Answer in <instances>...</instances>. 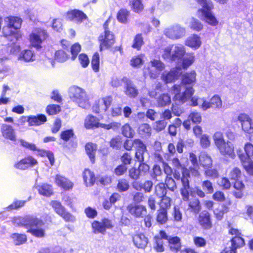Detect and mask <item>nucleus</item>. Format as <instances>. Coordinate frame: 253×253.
Masks as SVG:
<instances>
[{"label":"nucleus","instance_id":"1","mask_svg":"<svg viewBox=\"0 0 253 253\" xmlns=\"http://www.w3.org/2000/svg\"><path fill=\"white\" fill-rule=\"evenodd\" d=\"M12 222L15 226L27 229V232L35 237L42 238L45 235V230L43 227L45 223L36 216L28 214L24 216H15Z\"/></svg>","mask_w":253,"mask_h":253},{"label":"nucleus","instance_id":"2","mask_svg":"<svg viewBox=\"0 0 253 253\" xmlns=\"http://www.w3.org/2000/svg\"><path fill=\"white\" fill-rule=\"evenodd\" d=\"M6 26H3L2 32L4 37L11 42L10 52L16 54L20 50V45L16 42L21 37L19 29L21 28L22 20L18 17L11 16L5 19Z\"/></svg>","mask_w":253,"mask_h":253},{"label":"nucleus","instance_id":"3","mask_svg":"<svg viewBox=\"0 0 253 253\" xmlns=\"http://www.w3.org/2000/svg\"><path fill=\"white\" fill-rule=\"evenodd\" d=\"M194 89L192 86L174 84L171 88V92L174 94L173 100L180 104H183L190 100V105H198V98L193 96Z\"/></svg>","mask_w":253,"mask_h":253},{"label":"nucleus","instance_id":"4","mask_svg":"<svg viewBox=\"0 0 253 253\" xmlns=\"http://www.w3.org/2000/svg\"><path fill=\"white\" fill-rule=\"evenodd\" d=\"M196 0L202 6V8L198 9L197 11L199 18L211 26H216L218 24V21L211 11L213 8L211 1V0Z\"/></svg>","mask_w":253,"mask_h":253},{"label":"nucleus","instance_id":"5","mask_svg":"<svg viewBox=\"0 0 253 253\" xmlns=\"http://www.w3.org/2000/svg\"><path fill=\"white\" fill-rule=\"evenodd\" d=\"M68 94L71 100L80 107L85 109L89 108L90 104L88 97L84 89L74 85L69 88Z\"/></svg>","mask_w":253,"mask_h":253},{"label":"nucleus","instance_id":"6","mask_svg":"<svg viewBox=\"0 0 253 253\" xmlns=\"http://www.w3.org/2000/svg\"><path fill=\"white\" fill-rule=\"evenodd\" d=\"M213 139L214 143L221 155L234 159L236 155L234 152V147L233 143L229 141H225L223 134L220 132H216Z\"/></svg>","mask_w":253,"mask_h":253},{"label":"nucleus","instance_id":"7","mask_svg":"<svg viewBox=\"0 0 253 253\" xmlns=\"http://www.w3.org/2000/svg\"><path fill=\"white\" fill-rule=\"evenodd\" d=\"M185 54V50L183 45H170L164 49L162 57L166 61H173L182 59Z\"/></svg>","mask_w":253,"mask_h":253},{"label":"nucleus","instance_id":"8","mask_svg":"<svg viewBox=\"0 0 253 253\" xmlns=\"http://www.w3.org/2000/svg\"><path fill=\"white\" fill-rule=\"evenodd\" d=\"M180 75H182L181 79H196V74L194 71H191L183 74L180 67H175L169 71H165L161 79H178V77Z\"/></svg>","mask_w":253,"mask_h":253},{"label":"nucleus","instance_id":"9","mask_svg":"<svg viewBox=\"0 0 253 253\" xmlns=\"http://www.w3.org/2000/svg\"><path fill=\"white\" fill-rule=\"evenodd\" d=\"M60 138L64 142L63 146L69 149H75L78 146L77 136L72 128L61 131Z\"/></svg>","mask_w":253,"mask_h":253},{"label":"nucleus","instance_id":"10","mask_svg":"<svg viewBox=\"0 0 253 253\" xmlns=\"http://www.w3.org/2000/svg\"><path fill=\"white\" fill-rule=\"evenodd\" d=\"M50 205L55 212L60 216L66 222H73L76 220L75 217L67 211L66 209L58 201H52Z\"/></svg>","mask_w":253,"mask_h":253},{"label":"nucleus","instance_id":"11","mask_svg":"<svg viewBox=\"0 0 253 253\" xmlns=\"http://www.w3.org/2000/svg\"><path fill=\"white\" fill-rule=\"evenodd\" d=\"M113 227L112 220L106 217L102 218L100 221L94 220L91 223L92 232L94 234L105 235L107 229H111Z\"/></svg>","mask_w":253,"mask_h":253},{"label":"nucleus","instance_id":"12","mask_svg":"<svg viewBox=\"0 0 253 253\" xmlns=\"http://www.w3.org/2000/svg\"><path fill=\"white\" fill-rule=\"evenodd\" d=\"M189 178H190V174L188 172L182 173V175L181 177L182 187L180 190V193L184 201H188L189 200L190 192H191L192 189V187L190 185Z\"/></svg>","mask_w":253,"mask_h":253},{"label":"nucleus","instance_id":"13","mask_svg":"<svg viewBox=\"0 0 253 253\" xmlns=\"http://www.w3.org/2000/svg\"><path fill=\"white\" fill-rule=\"evenodd\" d=\"M47 37V32L42 29H40L37 32L32 33L30 36L31 45L37 49H40L42 47L41 44L42 41Z\"/></svg>","mask_w":253,"mask_h":253},{"label":"nucleus","instance_id":"14","mask_svg":"<svg viewBox=\"0 0 253 253\" xmlns=\"http://www.w3.org/2000/svg\"><path fill=\"white\" fill-rule=\"evenodd\" d=\"M164 34L169 38L176 40L183 37L185 34V29L179 25L176 24L166 28L164 31Z\"/></svg>","mask_w":253,"mask_h":253},{"label":"nucleus","instance_id":"15","mask_svg":"<svg viewBox=\"0 0 253 253\" xmlns=\"http://www.w3.org/2000/svg\"><path fill=\"white\" fill-rule=\"evenodd\" d=\"M99 41L100 42V50H103V48H109L115 42L114 35L109 30H106L104 31V35H101L99 37Z\"/></svg>","mask_w":253,"mask_h":253},{"label":"nucleus","instance_id":"16","mask_svg":"<svg viewBox=\"0 0 253 253\" xmlns=\"http://www.w3.org/2000/svg\"><path fill=\"white\" fill-rule=\"evenodd\" d=\"M66 19L68 20L74 21L78 24H80L84 20L87 19L88 17L83 11L75 9L67 12Z\"/></svg>","mask_w":253,"mask_h":253},{"label":"nucleus","instance_id":"17","mask_svg":"<svg viewBox=\"0 0 253 253\" xmlns=\"http://www.w3.org/2000/svg\"><path fill=\"white\" fill-rule=\"evenodd\" d=\"M38 164L37 160L32 156H27L16 162L14 165L15 169L26 170Z\"/></svg>","mask_w":253,"mask_h":253},{"label":"nucleus","instance_id":"18","mask_svg":"<svg viewBox=\"0 0 253 253\" xmlns=\"http://www.w3.org/2000/svg\"><path fill=\"white\" fill-rule=\"evenodd\" d=\"M199 225L204 230L210 229L212 227L211 214L206 210L200 213L198 217Z\"/></svg>","mask_w":253,"mask_h":253},{"label":"nucleus","instance_id":"19","mask_svg":"<svg viewBox=\"0 0 253 253\" xmlns=\"http://www.w3.org/2000/svg\"><path fill=\"white\" fill-rule=\"evenodd\" d=\"M238 120L241 124L242 129L245 132L249 134L253 133V122L248 115L240 114L238 117Z\"/></svg>","mask_w":253,"mask_h":253},{"label":"nucleus","instance_id":"20","mask_svg":"<svg viewBox=\"0 0 253 253\" xmlns=\"http://www.w3.org/2000/svg\"><path fill=\"white\" fill-rule=\"evenodd\" d=\"M134 143L136 144L135 158L138 162H144V154L147 153L146 145L140 139H134Z\"/></svg>","mask_w":253,"mask_h":253},{"label":"nucleus","instance_id":"21","mask_svg":"<svg viewBox=\"0 0 253 253\" xmlns=\"http://www.w3.org/2000/svg\"><path fill=\"white\" fill-rule=\"evenodd\" d=\"M151 68L148 69L149 76L151 79H156L160 72L165 69L164 64L159 60L151 61Z\"/></svg>","mask_w":253,"mask_h":253},{"label":"nucleus","instance_id":"22","mask_svg":"<svg viewBox=\"0 0 253 253\" xmlns=\"http://www.w3.org/2000/svg\"><path fill=\"white\" fill-rule=\"evenodd\" d=\"M127 210L136 218L143 217L146 215L147 211L146 207L138 204H131L127 207Z\"/></svg>","mask_w":253,"mask_h":253},{"label":"nucleus","instance_id":"23","mask_svg":"<svg viewBox=\"0 0 253 253\" xmlns=\"http://www.w3.org/2000/svg\"><path fill=\"white\" fill-rule=\"evenodd\" d=\"M0 132L2 136L6 139L12 141L16 140V135L14 128L10 125L2 124L0 125Z\"/></svg>","mask_w":253,"mask_h":253},{"label":"nucleus","instance_id":"24","mask_svg":"<svg viewBox=\"0 0 253 253\" xmlns=\"http://www.w3.org/2000/svg\"><path fill=\"white\" fill-rule=\"evenodd\" d=\"M132 241L134 246L139 249H144L149 243V239L144 233L139 232L133 236Z\"/></svg>","mask_w":253,"mask_h":253},{"label":"nucleus","instance_id":"25","mask_svg":"<svg viewBox=\"0 0 253 253\" xmlns=\"http://www.w3.org/2000/svg\"><path fill=\"white\" fill-rule=\"evenodd\" d=\"M46 121V116L43 114L30 115L27 118V122L29 126H39L44 124Z\"/></svg>","mask_w":253,"mask_h":253},{"label":"nucleus","instance_id":"26","mask_svg":"<svg viewBox=\"0 0 253 253\" xmlns=\"http://www.w3.org/2000/svg\"><path fill=\"white\" fill-rule=\"evenodd\" d=\"M245 153L242 150H237V153L240 161L251 159V156L253 155V145L250 142H247L244 146Z\"/></svg>","mask_w":253,"mask_h":253},{"label":"nucleus","instance_id":"27","mask_svg":"<svg viewBox=\"0 0 253 253\" xmlns=\"http://www.w3.org/2000/svg\"><path fill=\"white\" fill-rule=\"evenodd\" d=\"M169 247L170 251L177 253L181 250V239L176 236H172L168 241Z\"/></svg>","mask_w":253,"mask_h":253},{"label":"nucleus","instance_id":"28","mask_svg":"<svg viewBox=\"0 0 253 253\" xmlns=\"http://www.w3.org/2000/svg\"><path fill=\"white\" fill-rule=\"evenodd\" d=\"M96 117L92 115H88L84 120V127L88 129L100 127L101 123Z\"/></svg>","mask_w":253,"mask_h":253},{"label":"nucleus","instance_id":"29","mask_svg":"<svg viewBox=\"0 0 253 253\" xmlns=\"http://www.w3.org/2000/svg\"><path fill=\"white\" fill-rule=\"evenodd\" d=\"M39 193L43 196L50 197L53 194L52 186L47 183H42L36 186Z\"/></svg>","mask_w":253,"mask_h":253},{"label":"nucleus","instance_id":"30","mask_svg":"<svg viewBox=\"0 0 253 253\" xmlns=\"http://www.w3.org/2000/svg\"><path fill=\"white\" fill-rule=\"evenodd\" d=\"M55 182L57 185L63 189L68 190L73 188V184L65 177L57 174L55 176Z\"/></svg>","mask_w":253,"mask_h":253},{"label":"nucleus","instance_id":"31","mask_svg":"<svg viewBox=\"0 0 253 253\" xmlns=\"http://www.w3.org/2000/svg\"><path fill=\"white\" fill-rule=\"evenodd\" d=\"M125 84L126 94L131 98L137 96L138 91L135 85L132 83L131 80H125Z\"/></svg>","mask_w":253,"mask_h":253},{"label":"nucleus","instance_id":"32","mask_svg":"<svg viewBox=\"0 0 253 253\" xmlns=\"http://www.w3.org/2000/svg\"><path fill=\"white\" fill-rule=\"evenodd\" d=\"M199 163L204 168H209L212 166V161L211 157L205 152H202L199 156Z\"/></svg>","mask_w":253,"mask_h":253},{"label":"nucleus","instance_id":"33","mask_svg":"<svg viewBox=\"0 0 253 253\" xmlns=\"http://www.w3.org/2000/svg\"><path fill=\"white\" fill-rule=\"evenodd\" d=\"M138 133L142 138H148L151 135L152 128L146 123L140 125L138 128Z\"/></svg>","mask_w":253,"mask_h":253},{"label":"nucleus","instance_id":"34","mask_svg":"<svg viewBox=\"0 0 253 253\" xmlns=\"http://www.w3.org/2000/svg\"><path fill=\"white\" fill-rule=\"evenodd\" d=\"M97 145L91 142L87 143L85 146L86 153L88 156L91 162L93 164L95 162V152Z\"/></svg>","mask_w":253,"mask_h":253},{"label":"nucleus","instance_id":"35","mask_svg":"<svg viewBox=\"0 0 253 253\" xmlns=\"http://www.w3.org/2000/svg\"><path fill=\"white\" fill-rule=\"evenodd\" d=\"M186 44L192 48L197 49L201 45L200 38L197 35L194 34L189 37L186 41Z\"/></svg>","mask_w":253,"mask_h":253},{"label":"nucleus","instance_id":"36","mask_svg":"<svg viewBox=\"0 0 253 253\" xmlns=\"http://www.w3.org/2000/svg\"><path fill=\"white\" fill-rule=\"evenodd\" d=\"M10 237L13 240L16 246L22 245L26 243L27 240V236L25 234L14 233L11 234Z\"/></svg>","mask_w":253,"mask_h":253},{"label":"nucleus","instance_id":"37","mask_svg":"<svg viewBox=\"0 0 253 253\" xmlns=\"http://www.w3.org/2000/svg\"><path fill=\"white\" fill-rule=\"evenodd\" d=\"M135 133V131L128 123L125 124L121 127V134L126 138H132Z\"/></svg>","mask_w":253,"mask_h":253},{"label":"nucleus","instance_id":"38","mask_svg":"<svg viewBox=\"0 0 253 253\" xmlns=\"http://www.w3.org/2000/svg\"><path fill=\"white\" fill-rule=\"evenodd\" d=\"M27 200H18L15 199L12 204L4 208V210L8 211L12 210H18L23 207L27 203Z\"/></svg>","mask_w":253,"mask_h":253},{"label":"nucleus","instance_id":"39","mask_svg":"<svg viewBox=\"0 0 253 253\" xmlns=\"http://www.w3.org/2000/svg\"><path fill=\"white\" fill-rule=\"evenodd\" d=\"M233 186L235 189L233 191V195L237 199H241L243 196V190L245 188L243 182H236Z\"/></svg>","mask_w":253,"mask_h":253},{"label":"nucleus","instance_id":"40","mask_svg":"<svg viewBox=\"0 0 253 253\" xmlns=\"http://www.w3.org/2000/svg\"><path fill=\"white\" fill-rule=\"evenodd\" d=\"M35 55L31 50H24L19 55L18 59L25 62L33 61Z\"/></svg>","mask_w":253,"mask_h":253},{"label":"nucleus","instance_id":"41","mask_svg":"<svg viewBox=\"0 0 253 253\" xmlns=\"http://www.w3.org/2000/svg\"><path fill=\"white\" fill-rule=\"evenodd\" d=\"M168 192V189L166 187V184L164 183H160L155 186V193L159 198L164 200V198L166 197Z\"/></svg>","mask_w":253,"mask_h":253},{"label":"nucleus","instance_id":"42","mask_svg":"<svg viewBox=\"0 0 253 253\" xmlns=\"http://www.w3.org/2000/svg\"><path fill=\"white\" fill-rule=\"evenodd\" d=\"M168 220L167 211L164 209H161L157 211L156 221L159 224L166 223Z\"/></svg>","mask_w":253,"mask_h":253},{"label":"nucleus","instance_id":"43","mask_svg":"<svg viewBox=\"0 0 253 253\" xmlns=\"http://www.w3.org/2000/svg\"><path fill=\"white\" fill-rule=\"evenodd\" d=\"M241 176V170L236 167L234 168L230 172L229 174V178L232 181V183L234 185V183L236 182H243L242 180H240Z\"/></svg>","mask_w":253,"mask_h":253},{"label":"nucleus","instance_id":"44","mask_svg":"<svg viewBox=\"0 0 253 253\" xmlns=\"http://www.w3.org/2000/svg\"><path fill=\"white\" fill-rule=\"evenodd\" d=\"M188 208L191 212L198 214L201 210V204L199 199H195L193 201H190L188 203Z\"/></svg>","mask_w":253,"mask_h":253},{"label":"nucleus","instance_id":"45","mask_svg":"<svg viewBox=\"0 0 253 253\" xmlns=\"http://www.w3.org/2000/svg\"><path fill=\"white\" fill-rule=\"evenodd\" d=\"M230 242L232 247L236 249V250L238 248H240L245 245V241L240 235L232 237Z\"/></svg>","mask_w":253,"mask_h":253},{"label":"nucleus","instance_id":"46","mask_svg":"<svg viewBox=\"0 0 253 253\" xmlns=\"http://www.w3.org/2000/svg\"><path fill=\"white\" fill-rule=\"evenodd\" d=\"M129 5L136 13H140L143 9L142 0H129Z\"/></svg>","mask_w":253,"mask_h":253},{"label":"nucleus","instance_id":"47","mask_svg":"<svg viewBox=\"0 0 253 253\" xmlns=\"http://www.w3.org/2000/svg\"><path fill=\"white\" fill-rule=\"evenodd\" d=\"M157 101L159 106H166L171 103V97L168 93H163L159 96Z\"/></svg>","mask_w":253,"mask_h":253},{"label":"nucleus","instance_id":"48","mask_svg":"<svg viewBox=\"0 0 253 253\" xmlns=\"http://www.w3.org/2000/svg\"><path fill=\"white\" fill-rule=\"evenodd\" d=\"M154 240V245L153 248L154 250L159 253H162L164 252L165 247L164 246V241L161 240L158 236H154L153 237Z\"/></svg>","mask_w":253,"mask_h":253},{"label":"nucleus","instance_id":"49","mask_svg":"<svg viewBox=\"0 0 253 253\" xmlns=\"http://www.w3.org/2000/svg\"><path fill=\"white\" fill-rule=\"evenodd\" d=\"M129 15V11L126 9H121L117 13L118 20L122 23H126L127 20V17Z\"/></svg>","mask_w":253,"mask_h":253},{"label":"nucleus","instance_id":"50","mask_svg":"<svg viewBox=\"0 0 253 253\" xmlns=\"http://www.w3.org/2000/svg\"><path fill=\"white\" fill-rule=\"evenodd\" d=\"M19 141L20 143V145L26 149L32 151H38L39 153L41 150L34 143L28 142L22 139H19Z\"/></svg>","mask_w":253,"mask_h":253},{"label":"nucleus","instance_id":"51","mask_svg":"<svg viewBox=\"0 0 253 253\" xmlns=\"http://www.w3.org/2000/svg\"><path fill=\"white\" fill-rule=\"evenodd\" d=\"M129 187L128 181L126 179L122 178L118 180L117 188L120 192L127 191Z\"/></svg>","mask_w":253,"mask_h":253},{"label":"nucleus","instance_id":"52","mask_svg":"<svg viewBox=\"0 0 253 253\" xmlns=\"http://www.w3.org/2000/svg\"><path fill=\"white\" fill-rule=\"evenodd\" d=\"M177 155L175 147L173 143H169L168 146V152L164 154V158L167 161L170 160V157Z\"/></svg>","mask_w":253,"mask_h":253},{"label":"nucleus","instance_id":"53","mask_svg":"<svg viewBox=\"0 0 253 253\" xmlns=\"http://www.w3.org/2000/svg\"><path fill=\"white\" fill-rule=\"evenodd\" d=\"M241 162L247 172L251 175H253V161L251 159H249L243 160Z\"/></svg>","mask_w":253,"mask_h":253},{"label":"nucleus","instance_id":"54","mask_svg":"<svg viewBox=\"0 0 253 253\" xmlns=\"http://www.w3.org/2000/svg\"><path fill=\"white\" fill-rule=\"evenodd\" d=\"M61 110V106L57 104H49L46 107V112L49 116L56 115Z\"/></svg>","mask_w":253,"mask_h":253},{"label":"nucleus","instance_id":"55","mask_svg":"<svg viewBox=\"0 0 253 253\" xmlns=\"http://www.w3.org/2000/svg\"><path fill=\"white\" fill-rule=\"evenodd\" d=\"M122 144V138L119 135L113 137L110 141V146L116 150H120L121 148Z\"/></svg>","mask_w":253,"mask_h":253},{"label":"nucleus","instance_id":"56","mask_svg":"<svg viewBox=\"0 0 253 253\" xmlns=\"http://www.w3.org/2000/svg\"><path fill=\"white\" fill-rule=\"evenodd\" d=\"M164 184H166V188L171 191H174L176 188L175 181L172 176H166Z\"/></svg>","mask_w":253,"mask_h":253},{"label":"nucleus","instance_id":"57","mask_svg":"<svg viewBox=\"0 0 253 253\" xmlns=\"http://www.w3.org/2000/svg\"><path fill=\"white\" fill-rule=\"evenodd\" d=\"M143 43L144 42L142 35L141 34H137L134 38L132 47L137 50H139Z\"/></svg>","mask_w":253,"mask_h":253},{"label":"nucleus","instance_id":"58","mask_svg":"<svg viewBox=\"0 0 253 253\" xmlns=\"http://www.w3.org/2000/svg\"><path fill=\"white\" fill-rule=\"evenodd\" d=\"M202 187L203 191L207 194H211L214 191L213 184L209 180L203 181L202 182Z\"/></svg>","mask_w":253,"mask_h":253},{"label":"nucleus","instance_id":"59","mask_svg":"<svg viewBox=\"0 0 253 253\" xmlns=\"http://www.w3.org/2000/svg\"><path fill=\"white\" fill-rule=\"evenodd\" d=\"M188 119L193 124H198L202 121V117L200 113L196 111H193L190 113Z\"/></svg>","mask_w":253,"mask_h":253},{"label":"nucleus","instance_id":"60","mask_svg":"<svg viewBox=\"0 0 253 253\" xmlns=\"http://www.w3.org/2000/svg\"><path fill=\"white\" fill-rule=\"evenodd\" d=\"M39 155L41 156L46 157L49 161L50 164L51 166L54 165L55 163L54 156L51 151L41 149Z\"/></svg>","mask_w":253,"mask_h":253},{"label":"nucleus","instance_id":"61","mask_svg":"<svg viewBox=\"0 0 253 253\" xmlns=\"http://www.w3.org/2000/svg\"><path fill=\"white\" fill-rule=\"evenodd\" d=\"M141 175V173L138 168L132 167L128 169V176L132 179L137 180L140 178Z\"/></svg>","mask_w":253,"mask_h":253},{"label":"nucleus","instance_id":"62","mask_svg":"<svg viewBox=\"0 0 253 253\" xmlns=\"http://www.w3.org/2000/svg\"><path fill=\"white\" fill-rule=\"evenodd\" d=\"M69 58V55L62 50H58L55 54V59L59 62H65Z\"/></svg>","mask_w":253,"mask_h":253},{"label":"nucleus","instance_id":"63","mask_svg":"<svg viewBox=\"0 0 253 253\" xmlns=\"http://www.w3.org/2000/svg\"><path fill=\"white\" fill-rule=\"evenodd\" d=\"M212 107L219 108L222 106V102L220 96L217 94L214 95L210 100Z\"/></svg>","mask_w":253,"mask_h":253},{"label":"nucleus","instance_id":"64","mask_svg":"<svg viewBox=\"0 0 253 253\" xmlns=\"http://www.w3.org/2000/svg\"><path fill=\"white\" fill-rule=\"evenodd\" d=\"M189 26L191 29L197 31H201L203 27L202 23L198 20L194 18H191Z\"/></svg>","mask_w":253,"mask_h":253}]
</instances>
